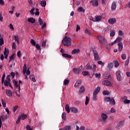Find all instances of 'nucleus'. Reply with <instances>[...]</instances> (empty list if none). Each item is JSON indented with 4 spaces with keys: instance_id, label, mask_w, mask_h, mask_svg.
Masks as SVG:
<instances>
[{
    "instance_id": "obj_1",
    "label": "nucleus",
    "mask_w": 130,
    "mask_h": 130,
    "mask_svg": "<svg viewBox=\"0 0 130 130\" xmlns=\"http://www.w3.org/2000/svg\"><path fill=\"white\" fill-rule=\"evenodd\" d=\"M62 43L64 46H71L72 45V39L70 37H65L62 41Z\"/></svg>"
},
{
    "instance_id": "obj_2",
    "label": "nucleus",
    "mask_w": 130,
    "mask_h": 130,
    "mask_svg": "<svg viewBox=\"0 0 130 130\" xmlns=\"http://www.w3.org/2000/svg\"><path fill=\"white\" fill-rule=\"evenodd\" d=\"M97 39L100 41V43H101L102 45L104 44H107V41L105 39V38L101 36H99L97 37Z\"/></svg>"
},
{
    "instance_id": "obj_3",
    "label": "nucleus",
    "mask_w": 130,
    "mask_h": 130,
    "mask_svg": "<svg viewBox=\"0 0 130 130\" xmlns=\"http://www.w3.org/2000/svg\"><path fill=\"white\" fill-rule=\"evenodd\" d=\"M105 102H109L110 104L114 105L115 104V101L113 99L110 98V97H106L104 99Z\"/></svg>"
},
{
    "instance_id": "obj_4",
    "label": "nucleus",
    "mask_w": 130,
    "mask_h": 130,
    "mask_svg": "<svg viewBox=\"0 0 130 130\" xmlns=\"http://www.w3.org/2000/svg\"><path fill=\"white\" fill-rule=\"evenodd\" d=\"M93 52V56L94 58V60H100V57H99V54H98V52L96 50H92Z\"/></svg>"
},
{
    "instance_id": "obj_5",
    "label": "nucleus",
    "mask_w": 130,
    "mask_h": 130,
    "mask_svg": "<svg viewBox=\"0 0 130 130\" xmlns=\"http://www.w3.org/2000/svg\"><path fill=\"white\" fill-rule=\"evenodd\" d=\"M26 70H27V66H26V64H24L22 73L24 75V78L26 79V80H28V77L26 75Z\"/></svg>"
},
{
    "instance_id": "obj_6",
    "label": "nucleus",
    "mask_w": 130,
    "mask_h": 130,
    "mask_svg": "<svg viewBox=\"0 0 130 130\" xmlns=\"http://www.w3.org/2000/svg\"><path fill=\"white\" fill-rule=\"evenodd\" d=\"M108 23L110 25H113L116 23V19L115 18H110L108 20Z\"/></svg>"
},
{
    "instance_id": "obj_7",
    "label": "nucleus",
    "mask_w": 130,
    "mask_h": 130,
    "mask_svg": "<svg viewBox=\"0 0 130 130\" xmlns=\"http://www.w3.org/2000/svg\"><path fill=\"white\" fill-rule=\"evenodd\" d=\"M101 118L103 119V122H106V119H107V118H108V116H107V115L106 114L103 113L101 114Z\"/></svg>"
},
{
    "instance_id": "obj_8",
    "label": "nucleus",
    "mask_w": 130,
    "mask_h": 130,
    "mask_svg": "<svg viewBox=\"0 0 130 130\" xmlns=\"http://www.w3.org/2000/svg\"><path fill=\"white\" fill-rule=\"evenodd\" d=\"M122 126H123V121H120L117 126L116 127V129H120Z\"/></svg>"
},
{
    "instance_id": "obj_9",
    "label": "nucleus",
    "mask_w": 130,
    "mask_h": 130,
    "mask_svg": "<svg viewBox=\"0 0 130 130\" xmlns=\"http://www.w3.org/2000/svg\"><path fill=\"white\" fill-rule=\"evenodd\" d=\"M13 83L14 84L15 87H16V88L18 87V91L20 92L21 90V86L19 84H18V82L16 81V80H13Z\"/></svg>"
},
{
    "instance_id": "obj_10",
    "label": "nucleus",
    "mask_w": 130,
    "mask_h": 130,
    "mask_svg": "<svg viewBox=\"0 0 130 130\" xmlns=\"http://www.w3.org/2000/svg\"><path fill=\"white\" fill-rule=\"evenodd\" d=\"M73 71L74 73L78 74V75H79V74H80V73H81L82 72V70L79 68H74L73 69Z\"/></svg>"
},
{
    "instance_id": "obj_11",
    "label": "nucleus",
    "mask_w": 130,
    "mask_h": 130,
    "mask_svg": "<svg viewBox=\"0 0 130 130\" xmlns=\"http://www.w3.org/2000/svg\"><path fill=\"white\" fill-rule=\"evenodd\" d=\"M90 3H91L92 5L94 6V7H98V5H99L97 0H92Z\"/></svg>"
},
{
    "instance_id": "obj_12",
    "label": "nucleus",
    "mask_w": 130,
    "mask_h": 130,
    "mask_svg": "<svg viewBox=\"0 0 130 130\" xmlns=\"http://www.w3.org/2000/svg\"><path fill=\"white\" fill-rule=\"evenodd\" d=\"M111 9L112 11H115L116 10V2H114L112 3Z\"/></svg>"
},
{
    "instance_id": "obj_13",
    "label": "nucleus",
    "mask_w": 130,
    "mask_h": 130,
    "mask_svg": "<svg viewBox=\"0 0 130 130\" xmlns=\"http://www.w3.org/2000/svg\"><path fill=\"white\" fill-rule=\"evenodd\" d=\"M79 94H84L85 93V87L84 86H82L80 87L79 90Z\"/></svg>"
},
{
    "instance_id": "obj_14",
    "label": "nucleus",
    "mask_w": 130,
    "mask_h": 130,
    "mask_svg": "<svg viewBox=\"0 0 130 130\" xmlns=\"http://www.w3.org/2000/svg\"><path fill=\"white\" fill-rule=\"evenodd\" d=\"M103 83L105 86H109L110 87H111V86H112V85L111 84V82L107 80H104Z\"/></svg>"
},
{
    "instance_id": "obj_15",
    "label": "nucleus",
    "mask_w": 130,
    "mask_h": 130,
    "mask_svg": "<svg viewBox=\"0 0 130 130\" xmlns=\"http://www.w3.org/2000/svg\"><path fill=\"white\" fill-rule=\"evenodd\" d=\"M118 51H121L122 50V48H123V44H122V42H120L118 44Z\"/></svg>"
},
{
    "instance_id": "obj_16",
    "label": "nucleus",
    "mask_w": 130,
    "mask_h": 130,
    "mask_svg": "<svg viewBox=\"0 0 130 130\" xmlns=\"http://www.w3.org/2000/svg\"><path fill=\"white\" fill-rule=\"evenodd\" d=\"M81 84H82V81L78 80L74 85L75 88L79 87V85H81Z\"/></svg>"
},
{
    "instance_id": "obj_17",
    "label": "nucleus",
    "mask_w": 130,
    "mask_h": 130,
    "mask_svg": "<svg viewBox=\"0 0 130 130\" xmlns=\"http://www.w3.org/2000/svg\"><path fill=\"white\" fill-rule=\"evenodd\" d=\"M27 21L28 22H29V23H31L32 24H34V23L36 22V20H35V19L33 17L29 18Z\"/></svg>"
},
{
    "instance_id": "obj_18",
    "label": "nucleus",
    "mask_w": 130,
    "mask_h": 130,
    "mask_svg": "<svg viewBox=\"0 0 130 130\" xmlns=\"http://www.w3.org/2000/svg\"><path fill=\"white\" fill-rule=\"evenodd\" d=\"M71 112H73V113H78L79 110L77 108L72 107L71 108Z\"/></svg>"
},
{
    "instance_id": "obj_19",
    "label": "nucleus",
    "mask_w": 130,
    "mask_h": 130,
    "mask_svg": "<svg viewBox=\"0 0 130 130\" xmlns=\"http://www.w3.org/2000/svg\"><path fill=\"white\" fill-rule=\"evenodd\" d=\"M5 116L4 115H2L0 117V129L2 128V124H3V122L2 120H5Z\"/></svg>"
},
{
    "instance_id": "obj_20",
    "label": "nucleus",
    "mask_w": 130,
    "mask_h": 130,
    "mask_svg": "<svg viewBox=\"0 0 130 130\" xmlns=\"http://www.w3.org/2000/svg\"><path fill=\"white\" fill-rule=\"evenodd\" d=\"M6 94L9 97H12V96H13V93L12 92V91L10 90H6Z\"/></svg>"
},
{
    "instance_id": "obj_21",
    "label": "nucleus",
    "mask_w": 130,
    "mask_h": 130,
    "mask_svg": "<svg viewBox=\"0 0 130 130\" xmlns=\"http://www.w3.org/2000/svg\"><path fill=\"white\" fill-rule=\"evenodd\" d=\"M108 70L110 71V70H112L113 68V63L112 62H110L108 64V67H107Z\"/></svg>"
},
{
    "instance_id": "obj_22",
    "label": "nucleus",
    "mask_w": 130,
    "mask_h": 130,
    "mask_svg": "<svg viewBox=\"0 0 130 130\" xmlns=\"http://www.w3.org/2000/svg\"><path fill=\"white\" fill-rule=\"evenodd\" d=\"M100 92V87L98 86L94 91L93 94L97 95Z\"/></svg>"
},
{
    "instance_id": "obj_23",
    "label": "nucleus",
    "mask_w": 130,
    "mask_h": 130,
    "mask_svg": "<svg viewBox=\"0 0 130 130\" xmlns=\"http://www.w3.org/2000/svg\"><path fill=\"white\" fill-rule=\"evenodd\" d=\"M65 109L68 113H70V112H71V109H70V106L69 105H66L65 107Z\"/></svg>"
},
{
    "instance_id": "obj_24",
    "label": "nucleus",
    "mask_w": 130,
    "mask_h": 130,
    "mask_svg": "<svg viewBox=\"0 0 130 130\" xmlns=\"http://www.w3.org/2000/svg\"><path fill=\"white\" fill-rule=\"evenodd\" d=\"M113 63H114V67L115 68H117V67L119 66V62H118L117 60H115L113 61Z\"/></svg>"
},
{
    "instance_id": "obj_25",
    "label": "nucleus",
    "mask_w": 130,
    "mask_h": 130,
    "mask_svg": "<svg viewBox=\"0 0 130 130\" xmlns=\"http://www.w3.org/2000/svg\"><path fill=\"white\" fill-rule=\"evenodd\" d=\"M85 69L86 70H92V69H93V67H92V66H91V65H90V64L88 63L85 66Z\"/></svg>"
},
{
    "instance_id": "obj_26",
    "label": "nucleus",
    "mask_w": 130,
    "mask_h": 130,
    "mask_svg": "<svg viewBox=\"0 0 130 130\" xmlns=\"http://www.w3.org/2000/svg\"><path fill=\"white\" fill-rule=\"evenodd\" d=\"M29 79L32 81V82H36V79H35V76L34 75H31L29 76Z\"/></svg>"
},
{
    "instance_id": "obj_27",
    "label": "nucleus",
    "mask_w": 130,
    "mask_h": 130,
    "mask_svg": "<svg viewBox=\"0 0 130 130\" xmlns=\"http://www.w3.org/2000/svg\"><path fill=\"white\" fill-rule=\"evenodd\" d=\"M122 40V38L121 37H118L114 41V42L116 43V42H119V43H120V41H121Z\"/></svg>"
},
{
    "instance_id": "obj_28",
    "label": "nucleus",
    "mask_w": 130,
    "mask_h": 130,
    "mask_svg": "<svg viewBox=\"0 0 130 130\" xmlns=\"http://www.w3.org/2000/svg\"><path fill=\"white\" fill-rule=\"evenodd\" d=\"M15 55H16V54L13 53L12 54L11 56L9 57V62H11V61H12V60L14 59L15 57L14 56H15Z\"/></svg>"
},
{
    "instance_id": "obj_29",
    "label": "nucleus",
    "mask_w": 130,
    "mask_h": 130,
    "mask_svg": "<svg viewBox=\"0 0 130 130\" xmlns=\"http://www.w3.org/2000/svg\"><path fill=\"white\" fill-rule=\"evenodd\" d=\"M85 126H81L80 127H79V126L78 125H76V130H79V129H81V130H85Z\"/></svg>"
},
{
    "instance_id": "obj_30",
    "label": "nucleus",
    "mask_w": 130,
    "mask_h": 130,
    "mask_svg": "<svg viewBox=\"0 0 130 130\" xmlns=\"http://www.w3.org/2000/svg\"><path fill=\"white\" fill-rule=\"evenodd\" d=\"M102 19V17L101 16H96L95 17V22H99V21H101V20Z\"/></svg>"
},
{
    "instance_id": "obj_31",
    "label": "nucleus",
    "mask_w": 130,
    "mask_h": 130,
    "mask_svg": "<svg viewBox=\"0 0 130 130\" xmlns=\"http://www.w3.org/2000/svg\"><path fill=\"white\" fill-rule=\"evenodd\" d=\"M62 55L64 57H67V58H72V56H71V55H69L68 54L63 53Z\"/></svg>"
},
{
    "instance_id": "obj_32",
    "label": "nucleus",
    "mask_w": 130,
    "mask_h": 130,
    "mask_svg": "<svg viewBox=\"0 0 130 130\" xmlns=\"http://www.w3.org/2000/svg\"><path fill=\"white\" fill-rule=\"evenodd\" d=\"M19 117H20L21 119H26L27 118V116L26 114H22L20 116H19Z\"/></svg>"
},
{
    "instance_id": "obj_33",
    "label": "nucleus",
    "mask_w": 130,
    "mask_h": 130,
    "mask_svg": "<svg viewBox=\"0 0 130 130\" xmlns=\"http://www.w3.org/2000/svg\"><path fill=\"white\" fill-rule=\"evenodd\" d=\"M110 35L111 37H114V36L115 35V30L113 29L111 30Z\"/></svg>"
},
{
    "instance_id": "obj_34",
    "label": "nucleus",
    "mask_w": 130,
    "mask_h": 130,
    "mask_svg": "<svg viewBox=\"0 0 130 130\" xmlns=\"http://www.w3.org/2000/svg\"><path fill=\"white\" fill-rule=\"evenodd\" d=\"M78 12H82V13H85V9L83 7H79L77 9Z\"/></svg>"
},
{
    "instance_id": "obj_35",
    "label": "nucleus",
    "mask_w": 130,
    "mask_h": 130,
    "mask_svg": "<svg viewBox=\"0 0 130 130\" xmlns=\"http://www.w3.org/2000/svg\"><path fill=\"white\" fill-rule=\"evenodd\" d=\"M4 85L5 86V87H8V86H9V84L11 83V81H8L7 80H5V81H4Z\"/></svg>"
},
{
    "instance_id": "obj_36",
    "label": "nucleus",
    "mask_w": 130,
    "mask_h": 130,
    "mask_svg": "<svg viewBox=\"0 0 130 130\" xmlns=\"http://www.w3.org/2000/svg\"><path fill=\"white\" fill-rule=\"evenodd\" d=\"M82 74L83 76H90V73H89V72L87 71L82 72Z\"/></svg>"
},
{
    "instance_id": "obj_37",
    "label": "nucleus",
    "mask_w": 130,
    "mask_h": 130,
    "mask_svg": "<svg viewBox=\"0 0 130 130\" xmlns=\"http://www.w3.org/2000/svg\"><path fill=\"white\" fill-rule=\"evenodd\" d=\"M80 52V49H74L72 51L73 54H76V53H79Z\"/></svg>"
},
{
    "instance_id": "obj_38",
    "label": "nucleus",
    "mask_w": 130,
    "mask_h": 130,
    "mask_svg": "<svg viewBox=\"0 0 130 130\" xmlns=\"http://www.w3.org/2000/svg\"><path fill=\"white\" fill-rule=\"evenodd\" d=\"M89 102H90V98H89V97L88 96H86L85 105H88Z\"/></svg>"
},
{
    "instance_id": "obj_39",
    "label": "nucleus",
    "mask_w": 130,
    "mask_h": 130,
    "mask_svg": "<svg viewBox=\"0 0 130 130\" xmlns=\"http://www.w3.org/2000/svg\"><path fill=\"white\" fill-rule=\"evenodd\" d=\"M37 49H38V50H39L40 51H41V46H40V45H39V44H37L35 45Z\"/></svg>"
},
{
    "instance_id": "obj_40",
    "label": "nucleus",
    "mask_w": 130,
    "mask_h": 130,
    "mask_svg": "<svg viewBox=\"0 0 130 130\" xmlns=\"http://www.w3.org/2000/svg\"><path fill=\"white\" fill-rule=\"evenodd\" d=\"M63 130H70L72 129V126H66L62 128Z\"/></svg>"
},
{
    "instance_id": "obj_41",
    "label": "nucleus",
    "mask_w": 130,
    "mask_h": 130,
    "mask_svg": "<svg viewBox=\"0 0 130 130\" xmlns=\"http://www.w3.org/2000/svg\"><path fill=\"white\" fill-rule=\"evenodd\" d=\"M1 101H2V103L3 107H6V100L2 99Z\"/></svg>"
},
{
    "instance_id": "obj_42",
    "label": "nucleus",
    "mask_w": 130,
    "mask_h": 130,
    "mask_svg": "<svg viewBox=\"0 0 130 130\" xmlns=\"http://www.w3.org/2000/svg\"><path fill=\"white\" fill-rule=\"evenodd\" d=\"M30 43L33 45V46H35L36 45V42L33 39L30 40Z\"/></svg>"
},
{
    "instance_id": "obj_43",
    "label": "nucleus",
    "mask_w": 130,
    "mask_h": 130,
    "mask_svg": "<svg viewBox=\"0 0 130 130\" xmlns=\"http://www.w3.org/2000/svg\"><path fill=\"white\" fill-rule=\"evenodd\" d=\"M15 41H16L18 44H19L20 41L19 40V37L18 36H14Z\"/></svg>"
},
{
    "instance_id": "obj_44",
    "label": "nucleus",
    "mask_w": 130,
    "mask_h": 130,
    "mask_svg": "<svg viewBox=\"0 0 130 130\" xmlns=\"http://www.w3.org/2000/svg\"><path fill=\"white\" fill-rule=\"evenodd\" d=\"M70 83V80L69 79H66L64 80V85H69Z\"/></svg>"
},
{
    "instance_id": "obj_45",
    "label": "nucleus",
    "mask_w": 130,
    "mask_h": 130,
    "mask_svg": "<svg viewBox=\"0 0 130 130\" xmlns=\"http://www.w3.org/2000/svg\"><path fill=\"white\" fill-rule=\"evenodd\" d=\"M85 32L87 34H89V35H92V32L90 31V30L88 29L87 28L85 29Z\"/></svg>"
},
{
    "instance_id": "obj_46",
    "label": "nucleus",
    "mask_w": 130,
    "mask_h": 130,
    "mask_svg": "<svg viewBox=\"0 0 130 130\" xmlns=\"http://www.w3.org/2000/svg\"><path fill=\"white\" fill-rule=\"evenodd\" d=\"M41 5L42 7H45V6H46V1H42L41 3Z\"/></svg>"
},
{
    "instance_id": "obj_47",
    "label": "nucleus",
    "mask_w": 130,
    "mask_h": 130,
    "mask_svg": "<svg viewBox=\"0 0 130 130\" xmlns=\"http://www.w3.org/2000/svg\"><path fill=\"white\" fill-rule=\"evenodd\" d=\"M34 11H35V8H32V9L29 11V13H30V15H31V16H33L34 14H35L34 13Z\"/></svg>"
},
{
    "instance_id": "obj_48",
    "label": "nucleus",
    "mask_w": 130,
    "mask_h": 130,
    "mask_svg": "<svg viewBox=\"0 0 130 130\" xmlns=\"http://www.w3.org/2000/svg\"><path fill=\"white\" fill-rule=\"evenodd\" d=\"M92 100L93 101H96L97 100V94H93Z\"/></svg>"
},
{
    "instance_id": "obj_49",
    "label": "nucleus",
    "mask_w": 130,
    "mask_h": 130,
    "mask_svg": "<svg viewBox=\"0 0 130 130\" xmlns=\"http://www.w3.org/2000/svg\"><path fill=\"white\" fill-rule=\"evenodd\" d=\"M95 78H96L97 79H100V78H101V74L100 73H96L95 74Z\"/></svg>"
},
{
    "instance_id": "obj_50",
    "label": "nucleus",
    "mask_w": 130,
    "mask_h": 130,
    "mask_svg": "<svg viewBox=\"0 0 130 130\" xmlns=\"http://www.w3.org/2000/svg\"><path fill=\"white\" fill-rule=\"evenodd\" d=\"M116 78L118 82H120V81H121V79H122L121 75H118L117 76H116Z\"/></svg>"
},
{
    "instance_id": "obj_51",
    "label": "nucleus",
    "mask_w": 130,
    "mask_h": 130,
    "mask_svg": "<svg viewBox=\"0 0 130 130\" xmlns=\"http://www.w3.org/2000/svg\"><path fill=\"white\" fill-rule=\"evenodd\" d=\"M93 69L92 70V71L93 72V73H95L96 72V69H97V66H96V64H93Z\"/></svg>"
},
{
    "instance_id": "obj_52",
    "label": "nucleus",
    "mask_w": 130,
    "mask_h": 130,
    "mask_svg": "<svg viewBox=\"0 0 130 130\" xmlns=\"http://www.w3.org/2000/svg\"><path fill=\"white\" fill-rule=\"evenodd\" d=\"M38 22L40 25H43V21H42V19H41V18H39Z\"/></svg>"
},
{
    "instance_id": "obj_53",
    "label": "nucleus",
    "mask_w": 130,
    "mask_h": 130,
    "mask_svg": "<svg viewBox=\"0 0 130 130\" xmlns=\"http://www.w3.org/2000/svg\"><path fill=\"white\" fill-rule=\"evenodd\" d=\"M6 77V74H4L3 76H2V84H4V82H5V78Z\"/></svg>"
},
{
    "instance_id": "obj_54",
    "label": "nucleus",
    "mask_w": 130,
    "mask_h": 130,
    "mask_svg": "<svg viewBox=\"0 0 130 130\" xmlns=\"http://www.w3.org/2000/svg\"><path fill=\"white\" fill-rule=\"evenodd\" d=\"M11 75H8L6 78V80L5 81H7L9 82H11Z\"/></svg>"
},
{
    "instance_id": "obj_55",
    "label": "nucleus",
    "mask_w": 130,
    "mask_h": 130,
    "mask_svg": "<svg viewBox=\"0 0 130 130\" xmlns=\"http://www.w3.org/2000/svg\"><path fill=\"white\" fill-rule=\"evenodd\" d=\"M36 12L35 13L36 16H39V14H40V12H39V9L38 8H37L36 9Z\"/></svg>"
},
{
    "instance_id": "obj_56",
    "label": "nucleus",
    "mask_w": 130,
    "mask_h": 130,
    "mask_svg": "<svg viewBox=\"0 0 130 130\" xmlns=\"http://www.w3.org/2000/svg\"><path fill=\"white\" fill-rule=\"evenodd\" d=\"M89 20H90L91 21H93V22H96V19L94 18L92 16H89Z\"/></svg>"
},
{
    "instance_id": "obj_57",
    "label": "nucleus",
    "mask_w": 130,
    "mask_h": 130,
    "mask_svg": "<svg viewBox=\"0 0 130 130\" xmlns=\"http://www.w3.org/2000/svg\"><path fill=\"white\" fill-rule=\"evenodd\" d=\"M4 44V38H0V46H2Z\"/></svg>"
},
{
    "instance_id": "obj_58",
    "label": "nucleus",
    "mask_w": 130,
    "mask_h": 130,
    "mask_svg": "<svg viewBox=\"0 0 130 130\" xmlns=\"http://www.w3.org/2000/svg\"><path fill=\"white\" fill-rule=\"evenodd\" d=\"M20 122H21V118H20V117L19 116L16 122V124H19V123H20Z\"/></svg>"
},
{
    "instance_id": "obj_59",
    "label": "nucleus",
    "mask_w": 130,
    "mask_h": 130,
    "mask_svg": "<svg viewBox=\"0 0 130 130\" xmlns=\"http://www.w3.org/2000/svg\"><path fill=\"white\" fill-rule=\"evenodd\" d=\"M121 58L123 59V60L126 59V54H123L121 55Z\"/></svg>"
},
{
    "instance_id": "obj_60",
    "label": "nucleus",
    "mask_w": 130,
    "mask_h": 130,
    "mask_svg": "<svg viewBox=\"0 0 130 130\" xmlns=\"http://www.w3.org/2000/svg\"><path fill=\"white\" fill-rule=\"evenodd\" d=\"M16 47H17V46L16 45V43L13 42L12 44V48L13 49H16Z\"/></svg>"
},
{
    "instance_id": "obj_61",
    "label": "nucleus",
    "mask_w": 130,
    "mask_h": 130,
    "mask_svg": "<svg viewBox=\"0 0 130 130\" xmlns=\"http://www.w3.org/2000/svg\"><path fill=\"white\" fill-rule=\"evenodd\" d=\"M103 95H109V92L107 90H104Z\"/></svg>"
},
{
    "instance_id": "obj_62",
    "label": "nucleus",
    "mask_w": 130,
    "mask_h": 130,
    "mask_svg": "<svg viewBox=\"0 0 130 130\" xmlns=\"http://www.w3.org/2000/svg\"><path fill=\"white\" fill-rule=\"evenodd\" d=\"M120 70H118L116 72V76L117 77V76H120Z\"/></svg>"
},
{
    "instance_id": "obj_63",
    "label": "nucleus",
    "mask_w": 130,
    "mask_h": 130,
    "mask_svg": "<svg viewBox=\"0 0 130 130\" xmlns=\"http://www.w3.org/2000/svg\"><path fill=\"white\" fill-rule=\"evenodd\" d=\"M123 102L125 104H129L130 101L129 100H126L124 101Z\"/></svg>"
},
{
    "instance_id": "obj_64",
    "label": "nucleus",
    "mask_w": 130,
    "mask_h": 130,
    "mask_svg": "<svg viewBox=\"0 0 130 130\" xmlns=\"http://www.w3.org/2000/svg\"><path fill=\"white\" fill-rule=\"evenodd\" d=\"M62 118H66L67 117V114L66 112H63L61 115Z\"/></svg>"
}]
</instances>
